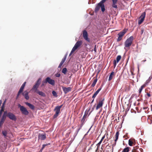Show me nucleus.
Instances as JSON below:
<instances>
[{
  "label": "nucleus",
  "instance_id": "f257e3e1",
  "mask_svg": "<svg viewBox=\"0 0 152 152\" xmlns=\"http://www.w3.org/2000/svg\"><path fill=\"white\" fill-rule=\"evenodd\" d=\"M18 107L20 108V110L22 114L26 115L28 114L29 112L25 107L21 105L20 104H18Z\"/></svg>",
  "mask_w": 152,
  "mask_h": 152
},
{
  "label": "nucleus",
  "instance_id": "f03ea898",
  "mask_svg": "<svg viewBox=\"0 0 152 152\" xmlns=\"http://www.w3.org/2000/svg\"><path fill=\"white\" fill-rule=\"evenodd\" d=\"M133 39L134 37L133 36H131L127 39L124 43L125 47L127 48L129 47L132 44Z\"/></svg>",
  "mask_w": 152,
  "mask_h": 152
},
{
  "label": "nucleus",
  "instance_id": "7ed1b4c3",
  "mask_svg": "<svg viewBox=\"0 0 152 152\" xmlns=\"http://www.w3.org/2000/svg\"><path fill=\"white\" fill-rule=\"evenodd\" d=\"M45 82L46 84L48 83L52 86H55V83L54 80L52 79L49 77H47L45 79Z\"/></svg>",
  "mask_w": 152,
  "mask_h": 152
},
{
  "label": "nucleus",
  "instance_id": "20e7f679",
  "mask_svg": "<svg viewBox=\"0 0 152 152\" xmlns=\"http://www.w3.org/2000/svg\"><path fill=\"white\" fill-rule=\"evenodd\" d=\"M83 36L85 40L89 43L90 42L91 40L90 38L88 37V32L86 30L83 31Z\"/></svg>",
  "mask_w": 152,
  "mask_h": 152
},
{
  "label": "nucleus",
  "instance_id": "39448f33",
  "mask_svg": "<svg viewBox=\"0 0 152 152\" xmlns=\"http://www.w3.org/2000/svg\"><path fill=\"white\" fill-rule=\"evenodd\" d=\"M146 15V12H143L139 18L138 20V24H141L144 21Z\"/></svg>",
  "mask_w": 152,
  "mask_h": 152
},
{
  "label": "nucleus",
  "instance_id": "423d86ee",
  "mask_svg": "<svg viewBox=\"0 0 152 152\" xmlns=\"http://www.w3.org/2000/svg\"><path fill=\"white\" fill-rule=\"evenodd\" d=\"M99 3H98L97 4H96V7L94 9V12L95 13H96L99 10L100 8L101 9V11L102 12H104L105 11V8L104 7V8H102L101 5L100 4H99Z\"/></svg>",
  "mask_w": 152,
  "mask_h": 152
},
{
  "label": "nucleus",
  "instance_id": "0eeeda50",
  "mask_svg": "<svg viewBox=\"0 0 152 152\" xmlns=\"http://www.w3.org/2000/svg\"><path fill=\"white\" fill-rule=\"evenodd\" d=\"M8 117L10 120L14 121H16L17 120L16 116L13 113L11 112H8Z\"/></svg>",
  "mask_w": 152,
  "mask_h": 152
},
{
  "label": "nucleus",
  "instance_id": "6e6552de",
  "mask_svg": "<svg viewBox=\"0 0 152 152\" xmlns=\"http://www.w3.org/2000/svg\"><path fill=\"white\" fill-rule=\"evenodd\" d=\"M87 116H88L85 115V114H84L83 115V116L81 120V124L80 126V127H82L83 125L85 124V122L86 121L87 119L86 118L88 117Z\"/></svg>",
  "mask_w": 152,
  "mask_h": 152
},
{
  "label": "nucleus",
  "instance_id": "1a4fd4ad",
  "mask_svg": "<svg viewBox=\"0 0 152 152\" xmlns=\"http://www.w3.org/2000/svg\"><path fill=\"white\" fill-rule=\"evenodd\" d=\"M121 58V55H118L117 56L116 58V60H114L113 64L114 66V67H115Z\"/></svg>",
  "mask_w": 152,
  "mask_h": 152
},
{
  "label": "nucleus",
  "instance_id": "9d476101",
  "mask_svg": "<svg viewBox=\"0 0 152 152\" xmlns=\"http://www.w3.org/2000/svg\"><path fill=\"white\" fill-rule=\"evenodd\" d=\"M38 140L40 139L42 140H43L45 139L46 138V134H40L39 133L38 135Z\"/></svg>",
  "mask_w": 152,
  "mask_h": 152
},
{
  "label": "nucleus",
  "instance_id": "9b49d317",
  "mask_svg": "<svg viewBox=\"0 0 152 152\" xmlns=\"http://www.w3.org/2000/svg\"><path fill=\"white\" fill-rule=\"evenodd\" d=\"M62 88L64 94H66L68 92H69L71 91L72 89L70 87H69L67 88L62 87Z\"/></svg>",
  "mask_w": 152,
  "mask_h": 152
},
{
  "label": "nucleus",
  "instance_id": "f8f14e48",
  "mask_svg": "<svg viewBox=\"0 0 152 152\" xmlns=\"http://www.w3.org/2000/svg\"><path fill=\"white\" fill-rule=\"evenodd\" d=\"M103 86V84H102L101 85L99 88L94 93L92 96V98H95L97 94L99 93V91L101 90Z\"/></svg>",
  "mask_w": 152,
  "mask_h": 152
},
{
  "label": "nucleus",
  "instance_id": "ddd939ff",
  "mask_svg": "<svg viewBox=\"0 0 152 152\" xmlns=\"http://www.w3.org/2000/svg\"><path fill=\"white\" fill-rule=\"evenodd\" d=\"M28 93L29 92L28 91H25L24 92L23 91L21 94H22V95L26 99L28 100L29 99Z\"/></svg>",
  "mask_w": 152,
  "mask_h": 152
},
{
  "label": "nucleus",
  "instance_id": "4468645a",
  "mask_svg": "<svg viewBox=\"0 0 152 152\" xmlns=\"http://www.w3.org/2000/svg\"><path fill=\"white\" fill-rule=\"evenodd\" d=\"M82 44V41L80 40L76 42L75 45L74 46V47L76 48V49H77L78 48L80 47Z\"/></svg>",
  "mask_w": 152,
  "mask_h": 152
},
{
  "label": "nucleus",
  "instance_id": "2eb2a0df",
  "mask_svg": "<svg viewBox=\"0 0 152 152\" xmlns=\"http://www.w3.org/2000/svg\"><path fill=\"white\" fill-rule=\"evenodd\" d=\"M25 103L29 107V108H31V110H34L35 107L33 104L28 102H26Z\"/></svg>",
  "mask_w": 152,
  "mask_h": 152
},
{
  "label": "nucleus",
  "instance_id": "dca6fc26",
  "mask_svg": "<svg viewBox=\"0 0 152 152\" xmlns=\"http://www.w3.org/2000/svg\"><path fill=\"white\" fill-rule=\"evenodd\" d=\"M113 4L112 5V6L113 8H117L118 7L117 5L116 4L117 2L118 1V0H112Z\"/></svg>",
  "mask_w": 152,
  "mask_h": 152
},
{
  "label": "nucleus",
  "instance_id": "f3484780",
  "mask_svg": "<svg viewBox=\"0 0 152 152\" xmlns=\"http://www.w3.org/2000/svg\"><path fill=\"white\" fill-rule=\"evenodd\" d=\"M36 92L37 94H38L39 95L43 97L46 96V95L42 91H39L38 90Z\"/></svg>",
  "mask_w": 152,
  "mask_h": 152
},
{
  "label": "nucleus",
  "instance_id": "a211bd4d",
  "mask_svg": "<svg viewBox=\"0 0 152 152\" xmlns=\"http://www.w3.org/2000/svg\"><path fill=\"white\" fill-rule=\"evenodd\" d=\"M103 104L102 103V102H100L99 101L98 103V104H97V106L96 107V110H97L99 108L102 107V106Z\"/></svg>",
  "mask_w": 152,
  "mask_h": 152
},
{
  "label": "nucleus",
  "instance_id": "6ab92c4d",
  "mask_svg": "<svg viewBox=\"0 0 152 152\" xmlns=\"http://www.w3.org/2000/svg\"><path fill=\"white\" fill-rule=\"evenodd\" d=\"M118 38L117 39V42H118L121 41L122 39V37H123L124 35L121 34L120 32H119L118 34Z\"/></svg>",
  "mask_w": 152,
  "mask_h": 152
},
{
  "label": "nucleus",
  "instance_id": "aec40b11",
  "mask_svg": "<svg viewBox=\"0 0 152 152\" xmlns=\"http://www.w3.org/2000/svg\"><path fill=\"white\" fill-rule=\"evenodd\" d=\"M26 82H25L21 86L19 90V91L22 92L23 91V90L25 88L26 84Z\"/></svg>",
  "mask_w": 152,
  "mask_h": 152
},
{
  "label": "nucleus",
  "instance_id": "412c9836",
  "mask_svg": "<svg viewBox=\"0 0 152 152\" xmlns=\"http://www.w3.org/2000/svg\"><path fill=\"white\" fill-rule=\"evenodd\" d=\"M99 71H99V72H98L97 74H98L99 73ZM97 75H96V79H95L94 80V81H93V83H92V85H91V87H94L95 86V85H96V82H97Z\"/></svg>",
  "mask_w": 152,
  "mask_h": 152
},
{
  "label": "nucleus",
  "instance_id": "4be33fe9",
  "mask_svg": "<svg viewBox=\"0 0 152 152\" xmlns=\"http://www.w3.org/2000/svg\"><path fill=\"white\" fill-rule=\"evenodd\" d=\"M107 0H101L99 3V4H100L101 5L102 8H104V7H105V5L104 3L107 1Z\"/></svg>",
  "mask_w": 152,
  "mask_h": 152
},
{
  "label": "nucleus",
  "instance_id": "5701e85b",
  "mask_svg": "<svg viewBox=\"0 0 152 152\" xmlns=\"http://www.w3.org/2000/svg\"><path fill=\"white\" fill-rule=\"evenodd\" d=\"M8 113L7 111H6L4 112L1 117L6 119V117H8Z\"/></svg>",
  "mask_w": 152,
  "mask_h": 152
},
{
  "label": "nucleus",
  "instance_id": "b1692460",
  "mask_svg": "<svg viewBox=\"0 0 152 152\" xmlns=\"http://www.w3.org/2000/svg\"><path fill=\"white\" fill-rule=\"evenodd\" d=\"M115 72L113 71H112L110 74L108 79V81H110L113 78V76L114 75Z\"/></svg>",
  "mask_w": 152,
  "mask_h": 152
},
{
  "label": "nucleus",
  "instance_id": "393cba45",
  "mask_svg": "<svg viewBox=\"0 0 152 152\" xmlns=\"http://www.w3.org/2000/svg\"><path fill=\"white\" fill-rule=\"evenodd\" d=\"M105 137V135H104L103 136L101 140L99 141V142L96 145H97V148H98L99 146L100 145V144L102 143L103 140L104 138Z\"/></svg>",
  "mask_w": 152,
  "mask_h": 152
},
{
  "label": "nucleus",
  "instance_id": "a878e982",
  "mask_svg": "<svg viewBox=\"0 0 152 152\" xmlns=\"http://www.w3.org/2000/svg\"><path fill=\"white\" fill-rule=\"evenodd\" d=\"M39 86V85H38L37 84L35 83V85L33 86L32 89L34 90H35V91L36 92L38 90L37 89Z\"/></svg>",
  "mask_w": 152,
  "mask_h": 152
},
{
  "label": "nucleus",
  "instance_id": "bb28decb",
  "mask_svg": "<svg viewBox=\"0 0 152 152\" xmlns=\"http://www.w3.org/2000/svg\"><path fill=\"white\" fill-rule=\"evenodd\" d=\"M119 134V133L118 131L116 132L115 134V139L114 140L115 142H116L118 139Z\"/></svg>",
  "mask_w": 152,
  "mask_h": 152
},
{
  "label": "nucleus",
  "instance_id": "cd10ccee",
  "mask_svg": "<svg viewBox=\"0 0 152 152\" xmlns=\"http://www.w3.org/2000/svg\"><path fill=\"white\" fill-rule=\"evenodd\" d=\"M60 110L61 109L57 106L55 107L54 111H55V112L60 113Z\"/></svg>",
  "mask_w": 152,
  "mask_h": 152
},
{
  "label": "nucleus",
  "instance_id": "c85d7f7f",
  "mask_svg": "<svg viewBox=\"0 0 152 152\" xmlns=\"http://www.w3.org/2000/svg\"><path fill=\"white\" fill-rule=\"evenodd\" d=\"M2 133L4 138L7 137V132L6 130H4L2 131Z\"/></svg>",
  "mask_w": 152,
  "mask_h": 152
},
{
  "label": "nucleus",
  "instance_id": "c756f323",
  "mask_svg": "<svg viewBox=\"0 0 152 152\" xmlns=\"http://www.w3.org/2000/svg\"><path fill=\"white\" fill-rule=\"evenodd\" d=\"M152 78V75H151L149 77L148 79L147 80L145 83L144 84L146 85H147L148 83L151 81V79Z\"/></svg>",
  "mask_w": 152,
  "mask_h": 152
},
{
  "label": "nucleus",
  "instance_id": "7c9ffc66",
  "mask_svg": "<svg viewBox=\"0 0 152 152\" xmlns=\"http://www.w3.org/2000/svg\"><path fill=\"white\" fill-rule=\"evenodd\" d=\"M146 86L145 84H144L142 85L139 90V94L141 93L143 89Z\"/></svg>",
  "mask_w": 152,
  "mask_h": 152
},
{
  "label": "nucleus",
  "instance_id": "2f4dec72",
  "mask_svg": "<svg viewBox=\"0 0 152 152\" xmlns=\"http://www.w3.org/2000/svg\"><path fill=\"white\" fill-rule=\"evenodd\" d=\"M82 127H80V126L79 128L78 129H77V130H76V131L75 132V133L73 135L74 139H75L76 136H77V134L78 132L80 129Z\"/></svg>",
  "mask_w": 152,
  "mask_h": 152
},
{
  "label": "nucleus",
  "instance_id": "473e14b6",
  "mask_svg": "<svg viewBox=\"0 0 152 152\" xmlns=\"http://www.w3.org/2000/svg\"><path fill=\"white\" fill-rule=\"evenodd\" d=\"M42 81V78H39L36 81L35 83L37 84L39 86L41 83Z\"/></svg>",
  "mask_w": 152,
  "mask_h": 152
},
{
  "label": "nucleus",
  "instance_id": "72a5a7b5",
  "mask_svg": "<svg viewBox=\"0 0 152 152\" xmlns=\"http://www.w3.org/2000/svg\"><path fill=\"white\" fill-rule=\"evenodd\" d=\"M67 71V68L66 67H65L63 69L61 72H62L63 73L64 75H66Z\"/></svg>",
  "mask_w": 152,
  "mask_h": 152
},
{
  "label": "nucleus",
  "instance_id": "f704fd0d",
  "mask_svg": "<svg viewBox=\"0 0 152 152\" xmlns=\"http://www.w3.org/2000/svg\"><path fill=\"white\" fill-rule=\"evenodd\" d=\"M128 30V29L124 28L122 31L120 32L123 35H124Z\"/></svg>",
  "mask_w": 152,
  "mask_h": 152
},
{
  "label": "nucleus",
  "instance_id": "c9c22d12",
  "mask_svg": "<svg viewBox=\"0 0 152 152\" xmlns=\"http://www.w3.org/2000/svg\"><path fill=\"white\" fill-rule=\"evenodd\" d=\"M129 147H128L125 148L122 151V152H129Z\"/></svg>",
  "mask_w": 152,
  "mask_h": 152
},
{
  "label": "nucleus",
  "instance_id": "e433bc0d",
  "mask_svg": "<svg viewBox=\"0 0 152 152\" xmlns=\"http://www.w3.org/2000/svg\"><path fill=\"white\" fill-rule=\"evenodd\" d=\"M52 94L55 97H57L58 96L57 93L55 91H52Z\"/></svg>",
  "mask_w": 152,
  "mask_h": 152
},
{
  "label": "nucleus",
  "instance_id": "4c0bfd02",
  "mask_svg": "<svg viewBox=\"0 0 152 152\" xmlns=\"http://www.w3.org/2000/svg\"><path fill=\"white\" fill-rule=\"evenodd\" d=\"M90 109H91V107H90L88 110H87V109L85 111V112H84V114H85V115H87L88 114V113L90 110Z\"/></svg>",
  "mask_w": 152,
  "mask_h": 152
},
{
  "label": "nucleus",
  "instance_id": "58836bf2",
  "mask_svg": "<svg viewBox=\"0 0 152 152\" xmlns=\"http://www.w3.org/2000/svg\"><path fill=\"white\" fill-rule=\"evenodd\" d=\"M21 92L18 91V93L17 95V96L16 97V99L17 100L18 99V97H19L20 94L21 93Z\"/></svg>",
  "mask_w": 152,
  "mask_h": 152
},
{
  "label": "nucleus",
  "instance_id": "ea45409f",
  "mask_svg": "<svg viewBox=\"0 0 152 152\" xmlns=\"http://www.w3.org/2000/svg\"><path fill=\"white\" fill-rule=\"evenodd\" d=\"M59 113L55 112V114L53 115V118L55 119L56 118L58 115Z\"/></svg>",
  "mask_w": 152,
  "mask_h": 152
},
{
  "label": "nucleus",
  "instance_id": "a19ab883",
  "mask_svg": "<svg viewBox=\"0 0 152 152\" xmlns=\"http://www.w3.org/2000/svg\"><path fill=\"white\" fill-rule=\"evenodd\" d=\"M6 99H5V100L3 102L2 104V105L1 106V109H3V107H4V105H5V103L6 102Z\"/></svg>",
  "mask_w": 152,
  "mask_h": 152
},
{
  "label": "nucleus",
  "instance_id": "79ce46f5",
  "mask_svg": "<svg viewBox=\"0 0 152 152\" xmlns=\"http://www.w3.org/2000/svg\"><path fill=\"white\" fill-rule=\"evenodd\" d=\"M6 119L2 118H1V119L0 120V122L3 124L4 122L5 121Z\"/></svg>",
  "mask_w": 152,
  "mask_h": 152
},
{
  "label": "nucleus",
  "instance_id": "37998d69",
  "mask_svg": "<svg viewBox=\"0 0 152 152\" xmlns=\"http://www.w3.org/2000/svg\"><path fill=\"white\" fill-rule=\"evenodd\" d=\"M67 54H66L65 56H64V58L62 59V61H63L64 62H65V61H66V58Z\"/></svg>",
  "mask_w": 152,
  "mask_h": 152
},
{
  "label": "nucleus",
  "instance_id": "c03bdc74",
  "mask_svg": "<svg viewBox=\"0 0 152 152\" xmlns=\"http://www.w3.org/2000/svg\"><path fill=\"white\" fill-rule=\"evenodd\" d=\"M128 144L130 146H132V142L131 140L130 139L129 140Z\"/></svg>",
  "mask_w": 152,
  "mask_h": 152
},
{
  "label": "nucleus",
  "instance_id": "a18cd8bd",
  "mask_svg": "<svg viewBox=\"0 0 152 152\" xmlns=\"http://www.w3.org/2000/svg\"><path fill=\"white\" fill-rule=\"evenodd\" d=\"M64 62L63 61H61L59 65L58 68H61V66H62V65L63 64Z\"/></svg>",
  "mask_w": 152,
  "mask_h": 152
},
{
  "label": "nucleus",
  "instance_id": "49530a36",
  "mask_svg": "<svg viewBox=\"0 0 152 152\" xmlns=\"http://www.w3.org/2000/svg\"><path fill=\"white\" fill-rule=\"evenodd\" d=\"M127 107L126 108V110L125 112H127L128 111L130 108V107H129V104H127Z\"/></svg>",
  "mask_w": 152,
  "mask_h": 152
},
{
  "label": "nucleus",
  "instance_id": "de8ad7c7",
  "mask_svg": "<svg viewBox=\"0 0 152 152\" xmlns=\"http://www.w3.org/2000/svg\"><path fill=\"white\" fill-rule=\"evenodd\" d=\"M77 49L74 46L71 52V53H73Z\"/></svg>",
  "mask_w": 152,
  "mask_h": 152
},
{
  "label": "nucleus",
  "instance_id": "09e8293b",
  "mask_svg": "<svg viewBox=\"0 0 152 152\" xmlns=\"http://www.w3.org/2000/svg\"><path fill=\"white\" fill-rule=\"evenodd\" d=\"M61 74L60 73H56L55 75V76L56 77H59L60 76Z\"/></svg>",
  "mask_w": 152,
  "mask_h": 152
},
{
  "label": "nucleus",
  "instance_id": "8fccbe9b",
  "mask_svg": "<svg viewBox=\"0 0 152 152\" xmlns=\"http://www.w3.org/2000/svg\"><path fill=\"white\" fill-rule=\"evenodd\" d=\"M3 110V109H1L0 110V118L1 117V116L2 113V112Z\"/></svg>",
  "mask_w": 152,
  "mask_h": 152
},
{
  "label": "nucleus",
  "instance_id": "3c124183",
  "mask_svg": "<svg viewBox=\"0 0 152 152\" xmlns=\"http://www.w3.org/2000/svg\"><path fill=\"white\" fill-rule=\"evenodd\" d=\"M47 146V145H46V144H43L42 145V147L41 148L43 150L44 149V148H45V146Z\"/></svg>",
  "mask_w": 152,
  "mask_h": 152
},
{
  "label": "nucleus",
  "instance_id": "603ef678",
  "mask_svg": "<svg viewBox=\"0 0 152 152\" xmlns=\"http://www.w3.org/2000/svg\"><path fill=\"white\" fill-rule=\"evenodd\" d=\"M132 152H139V151H137V149L135 148H134Z\"/></svg>",
  "mask_w": 152,
  "mask_h": 152
},
{
  "label": "nucleus",
  "instance_id": "864d4df0",
  "mask_svg": "<svg viewBox=\"0 0 152 152\" xmlns=\"http://www.w3.org/2000/svg\"><path fill=\"white\" fill-rule=\"evenodd\" d=\"M45 83V80H44L42 81V84L41 85V87H42L43 86H44L45 85V84H44Z\"/></svg>",
  "mask_w": 152,
  "mask_h": 152
},
{
  "label": "nucleus",
  "instance_id": "5fc2aeb1",
  "mask_svg": "<svg viewBox=\"0 0 152 152\" xmlns=\"http://www.w3.org/2000/svg\"><path fill=\"white\" fill-rule=\"evenodd\" d=\"M96 104H95L93 106V107L92 108V109H91V110L92 111H93L94 110V108L95 107H96Z\"/></svg>",
  "mask_w": 152,
  "mask_h": 152
},
{
  "label": "nucleus",
  "instance_id": "6e6d98bb",
  "mask_svg": "<svg viewBox=\"0 0 152 152\" xmlns=\"http://www.w3.org/2000/svg\"><path fill=\"white\" fill-rule=\"evenodd\" d=\"M94 50L95 51V52H96V45H95L94 48Z\"/></svg>",
  "mask_w": 152,
  "mask_h": 152
},
{
  "label": "nucleus",
  "instance_id": "4d7b16f0",
  "mask_svg": "<svg viewBox=\"0 0 152 152\" xmlns=\"http://www.w3.org/2000/svg\"><path fill=\"white\" fill-rule=\"evenodd\" d=\"M143 32H144V29L142 28L141 29V35H142V34L143 33Z\"/></svg>",
  "mask_w": 152,
  "mask_h": 152
},
{
  "label": "nucleus",
  "instance_id": "13d9d810",
  "mask_svg": "<svg viewBox=\"0 0 152 152\" xmlns=\"http://www.w3.org/2000/svg\"><path fill=\"white\" fill-rule=\"evenodd\" d=\"M94 121L93 122V124H92V125L91 126V127H90V128H89V129L88 130V131L89 132V131L91 130V129L92 127V126H93L94 124Z\"/></svg>",
  "mask_w": 152,
  "mask_h": 152
},
{
  "label": "nucleus",
  "instance_id": "bf43d9fd",
  "mask_svg": "<svg viewBox=\"0 0 152 152\" xmlns=\"http://www.w3.org/2000/svg\"><path fill=\"white\" fill-rule=\"evenodd\" d=\"M93 111H92V110H91V111L89 113H88V115H87L88 117L91 114V113Z\"/></svg>",
  "mask_w": 152,
  "mask_h": 152
},
{
  "label": "nucleus",
  "instance_id": "052dcab7",
  "mask_svg": "<svg viewBox=\"0 0 152 152\" xmlns=\"http://www.w3.org/2000/svg\"><path fill=\"white\" fill-rule=\"evenodd\" d=\"M104 98L101 100H100L99 101L100 102H102V103L103 104V101H104Z\"/></svg>",
  "mask_w": 152,
  "mask_h": 152
},
{
  "label": "nucleus",
  "instance_id": "680f3d73",
  "mask_svg": "<svg viewBox=\"0 0 152 152\" xmlns=\"http://www.w3.org/2000/svg\"><path fill=\"white\" fill-rule=\"evenodd\" d=\"M133 97H134V94H132L131 96L130 99H129V101L130 100V99H132V98H133Z\"/></svg>",
  "mask_w": 152,
  "mask_h": 152
},
{
  "label": "nucleus",
  "instance_id": "e2e57ef3",
  "mask_svg": "<svg viewBox=\"0 0 152 152\" xmlns=\"http://www.w3.org/2000/svg\"><path fill=\"white\" fill-rule=\"evenodd\" d=\"M63 106V104H61L60 106H57L59 107L61 109V108L62 107V106Z\"/></svg>",
  "mask_w": 152,
  "mask_h": 152
},
{
  "label": "nucleus",
  "instance_id": "0e129e2a",
  "mask_svg": "<svg viewBox=\"0 0 152 152\" xmlns=\"http://www.w3.org/2000/svg\"><path fill=\"white\" fill-rule=\"evenodd\" d=\"M90 46V47H91V46H90V45L89 44H85V46Z\"/></svg>",
  "mask_w": 152,
  "mask_h": 152
},
{
  "label": "nucleus",
  "instance_id": "69168bd1",
  "mask_svg": "<svg viewBox=\"0 0 152 152\" xmlns=\"http://www.w3.org/2000/svg\"><path fill=\"white\" fill-rule=\"evenodd\" d=\"M93 99L92 100V101H91V104H92V103H93L94 101V99L95 98H92Z\"/></svg>",
  "mask_w": 152,
  "mask_h": 152
},
{
  "label": "nucleus",
  "instance_id": "338daca9",
  "mask_svg": "<svg viewBox=\"0 0 152 152\" xmlns=\"http://www.w3.org/2000/svg\"><path fill=\"white\" fill-rule=\"evenodd\" d=\"M147 95L148 97H149L151 96V94L149 93H147Z\"/></svg>",
  "mask_w": 152,
  "mask_h": 152
},
{
  "label": "nucleus",
  "instance_id": "774afa93",
  "mask_svg": "<svg viewBox=\"0 0 152 152\" xmlns=\"http://www.w3.org/2000/svg\"><path fill=\"white\" fill-rule=\"evenodd\" d=\"M139 150L141 152H143V149L141 148H140L139 149Z\"/></svg>",
  "mask_w": 152,
  "mask_h": 152
}]
</instances>
